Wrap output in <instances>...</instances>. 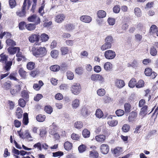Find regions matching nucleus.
I'll return each mask as SVG.
<instances>
[{
    "mask_svg": "<svg viewBox=\"0 0 158 158\" xmlns=\"http://www.w3.org/2000/svg\"><path fill=\"white\" fill-rule=\"evenodd\" d=\"M134 12L135 15L138 17H140L142 16V11L139 7H136L134 9Z\"/></svg>",
    "mask_w": 158,
    "mask_h": 158,
    "instance_id": "obj_41",
    "label": "nucleus"
},
{
    "mask_svg": "<svg viewBox=\"0 0 158 158\" xmlns=\"http://www.w3.org/2000/svg\"><path fill=\"white\" fill-rule=\"evenodd\" d=\"M12 60L7 61L4 63L2 64V69L4 72H10L12 65Z\"/></svg>",
    "mask_w": 158,
    "mask_h": 158,
    "instance_id": "obj_9",
    "label": "nucleus"
},
{
    "mask_svg": "<svg viewBox=\"0 0 158 158\" xmlns=\"http://www.w3.org/2000/svg\"><path fill=\"white\" fill-rule=\"evenodd\" d=\"M111 120L108 121L107 123L111 127H114L118 124V121L117 120L112 119V117H111Z\"/></svg>",
    "mask_w": 158,
    "mask_h": 158,
    "instance_id": "obj_36",
    "label": "nucleus"
},
{
    "mask_svg": "<svg viewBox=\"0 0 158 158\" xmlns=\"http://www.w3.org/2000/svg\"><path fill=\"white\" fill-rule=\"evenodd\" d=\"M27 23L24 21H21L19 23V28L20 30H23L25 29Z\"/></svg>",
    "mask_w": 158,
    "mask_h": 158,
    "instance_id": "obj_63",
    "label": "nucleus"
},
{
    "mask_svg": "<svg viewBox=\"0 0 158 158\" xmlns=\"http://www.w3.org/2000/svg\"><path fill=\"white\" fill-rule=\"evenodd\" d=\"M80 101L78 99H75L72 102V106L74 108H77L79 106Z\"/></svg>",
    "mask_w": 158,
    "mask_h": 158,
    "instance_id": "obj_47",
    "label": "nucleus"
},
{
    "mask_svg": "<svg viewBox=\"0 0 158 158\" xmlns=\"http://www.w3.org/2000/svg\"><path fill=\"white\" fill-rule=\"evenodd\" d=\"M81 114L83 117H86L88 114V111L86 108H82L81 111Z\"/></svg>",
    "mask_w": 158,
    "mask_h": 158,
    "instance_id": "obj_62",
    "label": "nucleus"
},
{
    "mask_svg": "<svg viewBox=\"0 0 158 158\" xmlns=\"http://www.w3.org/2000/svg\"><path fill=\"white\" fill-rule=\"evenodd\" d=\"M46 118V117L44 115L39 114L36 116V118L38 121L42 122L45 120Z\"/></svg>",
    "mask_w": 158,
    "mask_h": 158,
    "instance_id": "obj_35",
    "label": "nucleus"
},
{
    "mask_svg": "<svg viewBox=\"0 0 158 158\" xmlns=\"http://www.w3.org/2000/svg\"><path fill=\"white\" fill-rule=\"evenodd\" d=\"M22 123L23 125H27L29 123V119L28 114L27 113H25L23 114V117L22 120Z\"/></svg>",
    "mask_w": 158,
    "mask_h": 158,
    "instance_id": "obj_32",
    "label": "nucleus"
},
{
    "mask_svg": "<svg viewBox=\"0 0 158 158\" xmlns=\"http://www.w3.org/2000/svg\"><path fill=\"white\" fill-rule=\"evenodd\" d=\"M18 75L17 73L15 72H14L10 73L8 78L10 80H13L16 81H18L19 79H18L16 76Z\"/></svg>",
    "mask_w": 158,
    "mask_h": 158,
    "instance_id": "obj_24",
    "label": "nucleus"
},
{
    "mask_svg": "<svg viewBox=\"0 0 158 158\" xmlns=\"http://www.w3.org/2000/svg\"><path fill=\"white\" fill-rule=\"evenodd\" d=\"M40 39V35L38 34L32 33L28 37L29 41L31 43L38 42Z\"/></svg>",
    "mask_w": 158,
    "mask_h": 158,
    "instance_id": "obj_8",
    "label": "nucleus"
},
{
    "mask_svg": "<svg viewBox=\"0 0 158 158\" xmlns=\"http://www.w3.org/2000/svg\"><path fill=\"white\" fill-rule=\"evenodd\" d=\"M115 85L119 88H122L125 85V83L123 80L117 79L115 81Z\"/></svg>",
    "mask_w": 158,
    "mask_h": 158,
    "instance_id": "obj_16",
    "label": "nucleus"
},
{
    "mask_svg": "<svg viewBox=\"0 0 158 158\" xmlns=\"http://www.w3.org/2000/svg\"><path fill=\"white\" fill-rule=\"evenodd\" d=\"M144 82L143 80H140L137 83L136 82V87L138 88H142L144 86Z\"/></svg>",
    "mask_w": 158,
    "mask_h": 158,
    "instance_id": "obj_57",
    "label": "nucleus"
},
{
    "mask_svg": "<svg viewBox=\"0 0 158 158\" xmlns=\"http://www.w3.org/2000/svg\"><path fill=\"white\" fill-rule=\"evenodd\" d=\"M50 55L52 58H56L59 55V52L57 50H53L51 52Z\"/></svg>",
    "mask_w": 158,
    "mask_h": 158,
    "instance_id": "obj_51",
    "label": "nucleus"
},
{
    "mask_svg": "<svg viewBox=\"0 0 158 158\" xmlns=\"http://www.w3.org/2000/svg\"><path fill=\"white\" fill-rule=\"evenodd\" d=\"M23 111L22 109L19 107L17 108L15 112V116L18 119H21L22 117Z\"/></svg>",
    "mask_w": 158,
    "mask_h": 158,
    "instance_id": "obj_20",
    "label": "nucleus"
},
{
    "mask_svg": "<svg viewBox=\"0 0 158 158\" xmlns=\"http://www.w3.org/2000/svg\"><path fill=\"white\" fill-rule=\"evenodd\" d=\"M112 47L111 45L106 42L103 44L101 47V49L102 51H104L107 49H110Z\"/></svg>",
    "mask_w": 158,
    "mask_h": 158,
    "instance_id": "obj_40",
    "label": "nucleus"
},
{
    "mask_svg": "<svg viewBox=\"0 0 158 158\" xmlns=\"http://www.w3.org/2000/svg\"><path fill=\"white\" fill-rule=\"evenodd\" d=\"M150 52V54L152 56H155L157 53V51L154 46H152L151 47Z\"/></svg>",
    "mask_w": 158,
    "mask_h": 158,
    "instance_id": "obj_50",
    "label": "nucleus"
},
{
    "mask_svg": "<svg viewBox=\"0 0 158 158\" xmlns=\"http://www.w3.org/2000/svg\"><path fill=\"white\" fill-rule=\"evenodd\" d=\"M50 69L51 71L56 72L58 71L60 69V67L58 65L56 64L51 66Z\"/></svg>",
    "mask_w": 158,
    "mask_h": 158,
    "instance_id": "obj_49",
    "label": "nucleus"
},
{
    "mask_svg": "<svg viewBox=\"0 0 158 158\" xmlns=\"http://www.w3.org/2000/svg\"><path fill=\"white\" fill-rule=\"evenodd\" d=\"M87 149L86 145L81 144L78 147V150L79 153H82L85 152Z\"/></svg>",
    "mask_w": 158,
    "mask_h": 158,
    "instance_id": "obj_45",
    "label": "nucleus"
},
{
    "mask_svg": "<svg viewBox=\"0 0 158 158\" xmlns=\"http://www.w3.org/2000/svg\"><path fill=\"white\" fill-rule=\"evenodd\" d=\"M92 81H99L101 83H103L104 81V78L99 74H94L91 75L90 77Z\"/></svg>",
    "mask_w": 158,
    "mask_h": 158,
    "instance_id": "obj_7",
    "label": "nucleus"
},
{
    "mask_svg": "<svg viewBox=\"0 0 158 158\" xmlns=\"http://www.w3.org/2000/svg\"><path fill=\"white\" fill-rule=\"evenodd\" d=\"M75 25L73 23H69L64 25L65 29L68 31H70L73 30L75 28Z\"/></svg>",
    "mask_w": 158,
    "mask_h": 158,
    "instance_id": "obj_26",
    "label": "nucleus"
},
{
    "mask_svg": "<svg viewBox=\"0 0 158 158\" xmlns=\"http://www.w3.org/2000/svg\"><path fill=\"white\" fill-rule=\"evenodd\" d=\"M11 87V83L10 81H7L5 82L2 85V88L5 90H9Z\"/></svg>",
    "mask_w": 158,
    "mask_h": 158,
    "instance_id": "obj_29",
    "label": "nucleus"
},
{
    "mask_svg": "<svg viewBox=\"0 0 158 158\" xmlns=\"http://www.w3.org/2000/svg\"><path fill=\"white\" fill-rule=\"evenodd\" d=\"M95 138L96 140L97 141L102 143L105 141L106 139V137L104 135H96L95 136Z\"/></svg>",
    "mask_w": 158,
    "mask_h": 158,
    "instance_id": "obj_22",
    "label": "nucleus"
},
{
    "mask_svg": "<svg viewBox=\"0 0 158 158\" xmlns=\"http://www.w3.org/2000/svg\"><path fill=\"white\" fill-rule=\"evenodd\" d=\"M121 148L120 147H117L112 150V153L115 156H118L121 153Z\"/></svg>",
    "mask_w": 158,
    "mask_h": 158,
    "instance_id": "obj_30",
    "label": "nucleus"
},
{
    "mask_svg": "<svg viewBox=\"0 0 158 158\" xmlns=\"http://www.w3.org/2000/svg\"><path fill=\"white\" fill-rule=\"evenodd\" d=\"M81 88L79 83H74L71 87V91L74 94L77 95L79 94L81 90Z\"/></svg>",
    "mask_w": 158,
    "mask_h": 158,
    "instance_id": "obj_3",
    "label": "nucleus"
},
{
    "mask_svg": "<svg viewBox=\"0 0 158 158\" xmlns=\"http://www.w3.org/2000/svg\"><path fill=\"white\" fill-rule=\"evenodd\" d=\"M83 126V123L81 121H77L74 124V127L78 129H81Z\"/></svg>",
    "mask_w": 158,
    "mask_h": 158,
    "instance_id": "obj_42",
    "label": "nucleus"
},
{
    "mask_svg": "<svg viewBox=\"0 0 158 158\" xmlns=\"http://www.w3.org/2000/svg\"><path fill=\"white\" fill-rule=\"evenodd\" d=\"M75 71L76 73L79 75H81L83 73V68L82 66H78L76 69Z\"/></svg>",
    "mask_w": 158,
    "mask_h": 158,
    "instance_id": "obj_61",
    "label": "nucleus"
},
{
    "mask_svg": "<svg viewBox=\"0 0 158 158\" xmlns=\"http://www.w3.org/2000/svg\"><path fill=\"white\" fill-rule=\"evenodd\" d=\"M144 73L147 76H151L152 78H155L157 75L156 73L153 71L152 69L149 67L145 69Z\"/></svg>",
    "mask_w": 158,
    "mask_h": 158,
    "instance_id": "obj_10",
    "label": "nucleus"
},
{
    "mask_svg": "<svg viewBox=\"0 0 158 158\" xmlns=\"http://www.w3.org/2000/svg\"><path fill=\"white\" fill-rule=\"evenodd\" d=\"M31 4V2L30 0H24L21 10H19L16 12L17 15L20 17L25 16L26 14V6L27 10H28L29 9Z\"/></svg>",
    "mask_w": 158,
    "mask_h": 158,
    "instance_id": "obj_1",
    "label": "nucleus"
},
{
    "mask_svg": "<svg viewBox=\"0 0 158 158\" xmlns=\"http://www.w3.org/2000/svg\"><path fill=\"white\" fill-rule=\"evenodd\" d=\"M21 87L19 85H15L13 89H10V93L13 95L15 96L21 90Z\"/></svg>",
    "mask_w": 158,
    "mask_h": 158,
    "instance_id": "obj_15",
    "label": "nucleus"
},
{
    "mask_svg": "<svg viewBox=\"0 0 158 158\" xmlns=\"http://www.w3.org/2000/svg\"><path fill=\"white\" fill-rule=\"evenodd\" d=\"M45 111L48 114H51L52 112V108L50 106H46L44 108Z\"/></svg>",
    "mask_w": 158,
    "mask_h": 158,
    "instance_id": "obj_60",
    "label": "nucleus"
},
{
    "mask_svg": "<svg viewBox=\"0 0 158 158\" xmlns=\"http://www.w3.org/2000/svg\"><path fill=\"white\" fill-rule=\"evenodd\" d=\"M104 55L106 59L111 60L114 59L116 55L114 51L112 50H109L105 52Z\"/></svg>",
    "mask_w": 158,
    "mask_h": 158,
    "instance_id": "obj_6",
    "label": "nucleus"
},
{
    "mask_svg": "<svg viewBox=\"0 0 158 158\" xmlns=\"http://www.w3.org/2000/svg\"><path fill=\"white\" fill-rule=\"evenodd\" d=\"M97 94L98 96H102L105 95L106 91L104 89H99L97 90Z\"/></svg>",
    "mask_w": 158,
    "mask_h": 158,
    "instance_id": "obj_56",
    "label": "nucleus"
},
{
    "mask_svg": "<svg viewBox=\"0 0 158 158\" xmlns=\"http://www.w3.org/2000/svg\"><path fill=\"white\" fill-rule=\"evenodd\" d=\"M36 25L35 24L32 23L27 24L26 25V28L29 31H32L35 29Z\"/></svg>",
    "mask_w": 158,
    "mask_h": 158,
    "instance_id": "obj_27",
    "label": "nucleus"
},
{
    "mask_svg": "<svg viewBox=\"0 0 158 158\" xmlns=\"http://www.w3.org/2000/svg\"><path fill=\"white\" fill-rule=\"evenodd\" d=\"M33 55L37 57H42L45 56L47 53L46 48L44 47H33L32 49Z\"/></svg>",
    "mask_w": 158,
    "mask_h": 158,
    "instance_id": "obj_2",
    "label": "nucleus"
},
{
    "mask_svg": "<svg viewBox=\"0 0 158 158\" xmlns=\"http://www.w3.org/2000/svg\"><path fill=\"white\" fill-rule=\"evenodd\" d=\"M65 18V16L63 14H59L55 16V21L58 23H60L64 20Z\"/></svg>",
    "mask_w": 158,
    "mask_h": 158,
    "instance_id": "obj_18",
    "label": "nucleus"
},
{
    "mask_svg": "<svg viewBox=\"0 0 158 158\" xmlns=\"http://www.w3.org/2000/svg\"><path fill=\"white\" fill-rule=\"evenodd\" d=\"M64 147L66 150L69 151L72 149V144L69 141H66L64 144Z\"/></svg>",
    "mask_w": 158,
    "mask_h": 158,
    "instance_id": "obj_38",
    "label": "nucleus"
},
{
    "mask_svg": "<svg viewBox=\"0 0 158 158\" xmlns=\"http://www.w3.org/2000/svg\"><path fill=\"white\" fill-rule=\"evenodd\" d=\"M18 73L20 76L22 78L25 79L27 76V73L25 71L24 69L22 68H20L18 69Z\"/></svg>",
    "mask_w": 158,
    "mask_h": 158,
    "instance_id": "obj_19",
    "label": "nucleus"
},
{
    "mask_svg": "<svg viewBox=\"0 0 158 158\" xmlns=\"http://www.w3.org/2000/svg\"><path fill=\"white\" fill-rule=\"evenodd\" d=\"M97 15L99 18H103L106 16V13L103 10H99L97 12Z\"/></svg>",
    "mask_w": 158,
    "mask_h": 158,
    "instance_id": "obj_31",
    "label": "nucleus"
},
{
    "mask_svg": "<svg viewBox=\"0 0 158 158\" xmlns=\"http://www.w3.org/2000/svg\"><path fill=\"white\" fill-rule=\"evenodd\" d=\"M58 127L55 123H53L50 126L49 130V134L51 135L55 134L58 130Z\"/></svg>",
    "mask_w": 158,
    "mask_h": 158,
    "instance_id": "obj_13",
    "label": "nucleus"
},
{
    "mask_svg": "<svg viewBox=\"0 0 158 158\" xmlns=\"http://www.w3.org/2000/svg\"><path fill=\"white\" fill-rule=\"evenodd\" d=\"M148 106L147 105H145L141 109L140 114V115H145L147 114Z\"/></svg>",
    "mask_w": 158,
    "mask_h": 158,
    "instance_id": "obj_37",
    "label": "nucleus"
},
{
    "mask_svg": "<svg viewBox=\"0 0 158 158\" xmlns=\"http://www.w3.org/2000/svg\"><path fill=\"white\" fill-rule=\"evenodd\" d=\"M35 63L33 62H28L27 65V68L29 70H32L35 68Z\"/></svg>",
    "mask_w": 158,
    "mask_h": 158,
    "instance_id": "obj_54",
    "label": "nucleus"
},
{
    "mask_svg": "<svg viewBox=\"0 0 158 158\" xmlns=\"http://www.w3.org/2000/svg\"><path fill=\"white\" fill-rule=\"evenodd\" d=\"M60 50L62 55H65L68 54L69 52V48L67 47H62Z\"/></svg>",
    "mask_w": 158,
    "mask_h": 158,
    "instance_id": "obj_34",
    "label": "nucleus"
},
{
    "mask_svg": "<svg viewBox=\"0 0 158 158\" xmlns=\"http://www.w3.org/2000/svg\"><path fill=\"white\" fill-rule=\"evenodd\" d=\"M158 28L155 25H152L151 27L149 32L150 33L154 34L155 33L157 30Z\"/></svg>",
    "mask_w": 158,
    "mask_h": 158,
    "instance_id": "obj_52",
    "label": "nucleus"
},
{
    "mask_svg": "<svg viewBox=\"0 0 158 158\" xmlns=\"http://www.w3.org/2000/svg\"><path fill=\"white\" fill-rule=\"evenodd\" d=\"M66 76L68 79L70 80H72L74 77L73 73L70 71H68L66 73Z\"/></svg>",
    "mask_w": 158,
    "mask_h": 158,
    "instance_id": "obj_58",
    "label": "nucleus"
},
{
    "mask_svg": "<svg viewBox=\"0 0 158 158\" xmlns=\"http://www.w3.org/2000/svg\"><path fill=\"white\" fill-rule=\"evenodd\" d=\"M127 101L128 102L125 103L124 104V110L125 113H128L131 110V104L133 102V98H129L128 99Z\"/></svg>",
    "mask_w": 158,
    "mask_h": 158,
    "instance_id": "obj_4",
    "label": "nucleus"
},
{
    "mask_svg": "<svg viewBox=\"0 0 158 158\" xmlns=\"http://www.w3.org/2000/svg\"><path fill=\"white\" fill-rule=\"evenodd\" d=\"M95 115L97 117L100 118L103 116V113L100 109H98L96 110Z\"/></svg>",
    "mask_w": 158,
    "mask_h": 158,
    "instance_id": "obj_43",
    "label": "nucleus"
},
{
    "mask_svg": "<svg viewBox=\"0 0 158 158\" xmlns=\"http://www.w3.org/2000/svg\"><path fill=\"white\" fill-rule=\"evenodd\" d=\"M130 129V126L128 124H125L123 126L122 130L124 132H127L129 131Z\"/></svg>",
    "mask_w": 158,
    "mask_h": 158,
    "instance_id": "obj_53",
    "label": "nucleus"
},
{
    "mask_svg": "<svg viewBox=\"0 0 158 158\" xmlns=\"http://www.w3.org/2000/svg\"><path fill=\"white\" fill-rule=\"evenodd\" d=\"M99 154L96 150H93L89 152V157L90 158H98Z\"/></svg>",
    "mask_w": 158,
    "mask_h": 158,
    "instance_id": "obj_28",
    "label": "nucleus"
},
{
    "mask_svg": "<svg viewBox=\"0 0 158 158\" xmlns=\"http://www.w3.org/2000/svg\"><path fill=\"white\" fill-rule=\"evenodd\" d=\"M47 133L45 128H42L40 129V135L41 137L44 138Z\"/></svg>",
    "mask_w": 158,
    "mask_h": 158,
    "instance_id": "obj_64",
    "label": "nucleus"
},
{
    "mask_svg": "<svg viewBox=\"0 0 158 158\" xmlns=\"http://www.w3.org/2000/svg\"><path fill=\"white\" fill-rule=\"evenodd\" d=\"M82 134L85 138H88L90 136V132L87 129H84L82 131Z\"/></svg>",
    "mask_w": 158,
    "mask_h": 158,
    "instance_id": "obj_44",
    "label": "nucleus"
},
{
    "mask_svg": "<svg viewBox=\"0 0 158 158\" xmlns=\"http://www.w3.org/2000/svg\"><path fill=\"white\" fill-rule=\"evenodd\" d=\"M20 51V49L18 47H9L7 48V51L10 54L14 55L15 54L16 52H17L19 51Z\"/></svg>",
    "mask_w": 158,
    "mask_h": 158,
    "instance_id": "obj_11",
    "label": "nucleus"
},
{
    "mask_svg": "<svg viewBox=\"0 0 158 158\" xmlns=\"http://www.w3.org/2000/svg\"><path fill=\"white\" fill-rule=\"evenodd\" d=\"M103 67L104 69L107 71H110L113 68V65L110 62H107L104 64Z\"/></svg>",
    "mask_w": 158,
    "mask_h": 158,
    "instance_id": "obj_21",
    "label": "nucleus"
},
{
    "mask_svg": "<svg viewBox=\"0 0 158 158\" xmlns=\"http://www.w3.org/2000/svg\"><path fill=\"white\" fill-rule=\"evenodd\" d=\"M8 57L6 55L2 53L0 54V62L3 64L7 60Z\"/></svg>",
    "mask_w": 158,
    "mask_h": 158,
    "instance_id": "obj_55",
    "label": "nucleus"
},
{
    "mask_svg": "<svg viewBox=\"0 0 158 158\" xmlns=\"http://www.w3.org/2000/svg\"><path fill=\"white\" fill-rule=\"evenodd\" d=\"M27 20L29 22H33L34 24L37 25L40 23V19L36 14H33L28 17Z\"/></svg>",
    "mask_w": 158,
    "mask_h": 158,
    "instance_id": "obj_5",
    "label": "nucleus"
},
{
    "mask_svg": "<svg viewBox=\"0 0 158 158\" xmlns=\"http://www.w3.org/2000/svg\"><path fill=\"white\" fill-rule=\"evenodd\" d=\"M137 113L135 111H132L129 113L128 117V121L129 122H133L137 117Z\"/></svg>",
    "mask_w": 158,
    "mask_h": 158,
    "instance_id": "obj_12",
    "label": "nucleus"
},
{
    "mask_svg": "<svg viewBox=\"0 0 158 158\" xmlns=\"http://www.w3.org/2000/svg\"><path fill=\"white\" fill-rule=\"evenodd\" d=\"M7 46L14 47L16 45V43L12 39H7L6 41Z\"/></svg>",
    "mask_w": 158,
    "mask_h": 158,
    "instance_id": "obj_23",
    "label": "nucleus"
},
{
    "mask_svg": "<svg viewBox=\"0 0 158 158\" xmlns=\"http://www.w3.org/2000/svg\"><path fill=\"white\" fill-rule=\"evenodd\" d=\"M15 106V103L14 102L10 100L8 101L7 106L10 110H13Z\"/></svg>",
    "mask_w": 158,
    "mask_h": 158,
    "instance_id": "obj_59",
    "label": "nucleus"
},
{
    "mask_svg": "<svg viewBox=\"0 0 158 158\" xmlns=\"http://www.w3.org/2000/svg\"><path fill=\"white\" fill-rule=\"evenodd\" d=\"M29 92L27 90L22 91L21 93V97L25 100L28 99L29 97Z\"/></svg>",
    "mask_w": 158,
    "mask_h": 158,
    "instance_id": "obj_33",
    "label": "nucleus"
},
{
    "mask_svg": "<svg viewBox=\"0 0 158 158\" xmlns=\"http://www.w3.org/2000/svg\"><path fill=\"white\" fill-rule=\"evenodd\" d=\"M16 56L17 57V60L18 61H20L21 60H24L26 59L25 56L23 55L22 52L19 51L16 55Z\"/></svg>",
    "mask_w": 158,
    "mask_h": 158,
    "instance_id": "obj_25",
    "label": "nucleus"
},
{
    "mask_svg": "<svg viewBox=\"0 0 158 158\" xmlns=\"http://www.w3.org/2000/svg\"><path fill=\"white\" fill-rule=\"evenodd\" d=\"M80 20L82 22L89 23L92 21L91 17L88 15H84L81 16L80 18Z\"/></svg>",
    "mask_w": 158,
    "mask_h": 158,
    "instance_id": "obj_17",
    "label": "nucleus"
},
{
    "mask_svg": "<svg viewBox=\"0 0 158 158\" xmlns=\"http://www.w3.org/2000/svg\"><path fill=\"white\" fill-rule=\"evenodd\" d=\"M40 38L42 42H46L49 39L48 35L45 33L42 34L40 36Z\"/></svg>",
    "mask_w": 158,
    "mask_h": 158,
    "instance_id": "obj_48",
    "label": "nucleus"
},
{
    "mask_svg": "<svg viewBox=\"0 0 158 158\" xmlns=\"http://www.w3.org/2000/svg\"><path fill=\"white\" fill-rule=\"evenodd\" d=\"M105 41L109 44L110 45H112V44L113 43L114 39L111 36L108 35L105 39Z\"/></svg>",
    "mask_w": 158,
    "mask_h": 158,
    "instance_id": "obj_46",
    "label": "nucleus"
},
{
    "mask_svg": "<svg viewBox=\"0 0 158 158\" xmlns=\"http://www.w3.org/2000/svg\"><path fill=\"white\" fill-rule=\"evenodd\" d=\"M100 149L101 152L104 154H106L108 153L109 151V147L108 145L106 144H103L100 146Z\"/></svg>",
    "mask_w": 158,
    "mask_h": 158,
    "instance_id": "obj_14",
    "label": "nucleus"
},
{
    "mask_svg": "<svg viewBox=\"0 0 158 158\" xmlns=\"http://www.w3.org/2000/svg\"><path fill=\"white\" fill-rule=\"evenodd\" d=\"M136 81L135 78H132L129 81L128 86L130 88H133L136 85Z\"/></svg>",
    "mask_w": 158,
    "mask_h": 158,
    "instance_id": "obj_39",
    "label": "nucleus"
}]
</instances>
